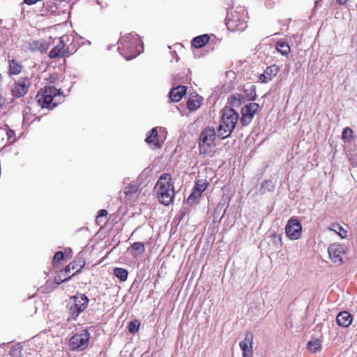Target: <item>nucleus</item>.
Returning a JSON list of instances; mask_svg holds the SVG:
<instances>
[{"label":"nucleus","instance_id":"7ed1b4c3","mask_svg":"<svg viewBox=\"0 0 357 357\" xmlns=\"http://www.w3.org/2000/svg\"><path fill=\"white\" fill-rule=\"evenodd\" d=\"M37 101L43 108L52 109L61 99L60 90L54 86H45L36 96Z\"/></svg>","mask_w":357,"mask_h":357},{"label":"nucleus","instance_id":"bb28decb","mask_svg":"<svg viewBox=\"0 0 357 357\" xmlns=\"http://www.w3.org/2000/svg\"><path fill=\"white\" fill-rule=\"evenodd\" d=\"M114 275L121 281H126L128 278V273L123 268H115L114 269Z\"/></svg>","mask_w":357,"mask_h":357},{"label":"nucleus","instance_id":"9b49d317","mask_svg":"<svg viewBox=\"0 0 357 357\" xmlns=\"http://www.w3.org/2000/svg\"><path fill=\"white\" fill-rule=\"evenodd\" d=\"M287 236L291 240L298 239L302 233V226L300 222L296 218H291L285 227Z\"/></svg>","mask_w":357,"mask_h":357},{"label":"nucleus","instance_id":"6ab92c4d","mask_svg":"<svg viewBox=\"0 0 357 357\" xmlns=\"http://www.w3.org/2000/svg\"><path fill=\"white\" fill-rule=\"evenodd\" d=\"M124 194L126 195V198L128 201H130L136 198L138 195L137 188L136 185L132 184L125 187Z\"/></svg>","mask_w":357,"mask_h":357},{"label":"nucleus","instance_id":"c756f323","mask_svg":"<svg viewBox=\"0 0 357 357\" xmlns=\"http://www.w3.org/2000/svg\"><path fill=\"white\" fill-rule=\"evenodd\" d=\"M331 230L337 233L342 238L347 236V231L339 225H333Z\"/></svg>","mask_w":357,"mask_h":357},{"label":"nucleus","instance_id":"f8f14e48","mask_svg":"<svg viewBox=\"0 0 357 357\" xmlns=\"http://www.w3.org/2000/svg\"><path fill=\"white\" fill-rule=\"evenodd\" d=\"M31 84V83L29 77L20 78L12 89L13 96L17 98L24 96L29 91Z\"/></svg>","mask_w":357,"mask_h":357},{"label":"nucleus","instance_id":"f3484780","mask_svg":"<svg viewBox=\"0 0 357 357\" xmlns=\"http://www.w3.org/2000/svg\"><path fill=\"white\" fill-rule=\"evenodd\" d=\"M186 93V87L184 86H178L171 90L169 98L172 102H177L180 101L183 96Z\"/></svg>","mask_w":357,"mask_h":357},{"label":"nucleus","instance_id":"473e14b6","mask_svg":"<svg viewBox=\"0 0 357 357\" xmlns=\"http://www.w3.org/2000/svg\"><path fill=\"white\" fill-rule=\"evenodd\" d=\"M107 215V211L105 209H101L98 211V215L97 216V218L106 216Z\"/></svg>","mask_w":357,"mask_h":357},{"label":"nucleus","instance_id":"f03ea898","mask_svg":"<svg viewBox=\"0 0 357 357\" xmlns=\"http://www.w3.org/2000/svg\"><path fill=\"white\" fill-rule=\"evenodd\" d=\"M238 119V114L230 107H225L222 110V120L218 129V135L224 139L229 137Z\"/></svg>","mask_w":357,"mask_h":357},{"label":"nucleus","instance_id":"5701e85b","mask_svg":"<svg viewBox=\"0 0 357 357\" xmlns=\"http://www.w3.org/2000/svg\"><path fill=\"white\" fill-rule=\"evenodd\" d=\"M307 348L309 350V351L312 353H316L320 351L321 348V344L320 340L318 339L310 340L307 343Z\"/></svg>","mask_w":357,"mask_h":357},{"label":"nucleus","instance_id":"4468645a","mask_svg":"<svg viewBox=\"0 0 357 357\" xmlns=\"http://www.w3.org/2000/svg\"><path fill=\"white\" fill-rule=\"evenodd\" d=\"M252 340L253 337L250 333H247L239 346L243 351V357H251L252 356Z\"/></svg>","mask_w":357,"mask_h":357},{"label":"nucleus","instance_id":"39448f33","mask_svg":"<svg viewBox=\"0 0 357 357\" xmlns=\"http://www.w3.org/2000/svg\"><path fill=\"white\" fill-rule=\"evenodd\" d=\"M89 338L88 331L82 329L70 337L69 346L72 350L83 351L88 347Z\"/></svg>","mask_w":357,"mask_h":357},{"label":"nucleus","instance_id":"72a5a7b5","mask_svg":"<svg viewBox=\"0 0 357 357\" xmlns=\"http://www.w3.org/2000/svg\"><path fill=\"white\" fill-rule=\"evenodd\" d=\"M71 269H75V266H74V265L70 264L66 267L65 272L70 273Z\"/></svg>","mask_w":357,"mask_h":357},{"label":"nucleus","instance_id":"1a4fd4ad","mask_svg":"<svg viewBox=\"0 0 357 357\" xmlns=\"http://www.w3.org/2000/svg\"><path fill=\"white\" fill-rule=\"evenodd\" d=\"M68 41V37L63 36L59 39L58 43L55 47L50 52L49 56L51 59H55L58 57H67L69 56L71 53L66 47V43Z\"/></svg>","mask_w":357,"mask_h":357},{"label":"nucleus","instance_id":"f257e3e1","mask_svg":"<svg viewBox=\"0 0 357 357\" xmlns=\"http://www.w3.org/2000/svg\"><path fill=\"white\" fill-rule=\"evenodd\" d=\"M171 176L169 174H162L155 186V190L159 201L164 205L168 206L173 202L174 190L171 183Z\"/></svg>","mask_w":357,"mask_h":357},{"label":"nucleus","instance_id":"dca6fc26","mask_svg":"<svg viewBox=\"0 0 357 357\" xmlns=\"http://www.w3.org/2000/svg\"><path fill=\"white\" fill-rule=\"evenodd\" d=\"M207 187V182L206 180H198L193 188V192L189 196L188 202L191 203L194 199L201 195V194L206 190Z\"/></svg>","mask_w":357,"mask_h":357},{"label":"nucleus","instance_id":"2eb2a0df","mask_svg":"<svg viewBox=\"0 0 357 357\" xmlns=\"http://www.w3.org/2000/svg\"><path fill=\"white\" fill-rule=\"evenodd\" d=\"M279 72L278 66L275 65L268 67L263 74L259 76V82L266 83L271 81Z\"/></svg>","mask_w":357,"mask_h":357},{"label":"nucleus","instance_id":"cd10ccee","mask_svg":"<svg viewBox=\"0 0 357 357\" xmlns=\"http://www.w3.org/2000/svg\"><path fill=\"white\" fill-rule=\"evenodd\" d=\"M342 137L345 142H351L354 140V132L349 128H345L342 133Z\"/></svg>","mask_w":357,"mask_h":357},{"label":"nucleus","instance_id":"7c9ffc66","mask_svg":"<svg viewBox=\"0 0 357 357\" xmlns=\"http://www.w3.org/2000/svg\"><path fill=\"white\" fill-rule=\"evenodd\" d=\"M139 324L137 320L130 321L128 326L129 332L131 333H136L139 330Z\"/></svg>","mask_w":357,"mask_h":357},{"label":"nucleus","instance_id":"0eeeda50","mask_svg":"<svg viewBox=\"0 0 357 357\" xmlns=\"http://www.w3.org/2000/svg\"><path fill=\"white\" fill-rule=\"evenodd\" d=\"M328 252L333 263L342 264L347 259V248L344 245L335 243L329 246Z\"/></svg>","mask_w":357,"mask_h":357},{"label":"nucleus","instance_id":"20e7f679","mask_svg":"<svg viewBox=\"0 0 357 357\" xmlns=\"http://www.w3.org/2000/svg\"><path fill=\"white\" fill-rule=\"evenodd\" d=\"M89 299L84 294H77L70 297L68 302L69 317L68 320H75L87 307Z\"/></svg>","mask_w":357,"mask_h":357},{"label":"nucleus","instance_id":"aec40b11","mask_svg":"<svg viewBox=\"0 0 357 357\" xmlns=\"http://www.w3.org/2000/svg\"><path fill=\"white\" fill-rule=\"evenodd\" d=\"M129 250L132 255H133L135 257H137V256L144 252V245L141 242H135L129 248Z\"/></svg>","mask_w":357,"mask_h":357},{"label":"nucleus","instance_id":"412c9836","mask_svg":"<svg viewBox=\"0 0 357 357\" xmlns=\"http://www.w3.org/2000/svg\"><path fill=\"white\" fill-rule=\"evenodd\" d=\"M202 98L197 95L191 96L188 101V107L190 110H196L202 105Z\"/></svg>","mask_w":357,"mask_h":357},{"label":"nucleus","instance_id":"f704fd0d","mask_svg":"<svg viewBox=\"0 0 357 357\" xmlns=\"http://www.w3.org/2000/svg\"><path fill=\"white\" fill-rule=\"evenodd\" d=\"M8 138L12 137L14 135V132L13 130H9L7 132Z\"/></svg>","mask_w":357,"mask_h":357},{"label":"nucleus","instance_id":"b1692460","mask_svg":"<svg viewBox=\"0 0 357 357\" xmlns=\"http://www.w3.org/2000/svg\"><path fill=\"white\" fill-rule=\"evenodd\" d=\"M22 65L16 60L9 61V73L10 75H18L22 70Z\"/></svg>","mask_w":357,"mask_h":357},{"label":"nucleus","instance_id":"a878e982","mask_svg":"<svg viewBox=\"0 0 357 357\" xmlns=\"http://www.w3.org/2000/svg\"><path fill=\"white\" fill-rule=\"evenodd\" d=\"M277 50L282 55H287L290 52L291 48L284 40H279L277 43Z\"/></svg>","mask_w":357,"mask_h":357},{"label":"nucleus","instance_id":"6e6552de","mask_svg":"<svg viewBox=\"0 0 357 357\" xmlns=\"http://www.w3.org/2000/svg\"><path fill=\"white\" fill-rule=\"evenodd\" d=\"M226 20L227 28L231 31H242L247 26L246 22L239 18L238 12L235 10L228 13Z\"/></svg>","mask_w":357,"mask_h":357},{"label":"nucleus","instance_id":"ddd939ff","mask_svg":"<svg viewBox=\"0 0 357 357\" xmlns=\"http://www.w3.org/2000/svg\"><path fill=\"white\" fill-rule=\"evenodd\" d=\"M145 141L153 149H160L163 143V139L158 135L156 128H153L149 132Z\"/></svg>","mask_w":357,"mask_h":357},{"label":"nucleus","instance_id":"4be33fe9","mask_svg":"<svg viewBox=\"0 0 357 357\" xmlns=\"http://www.w3.org/2000/svg\"><path fill=\"white\" fill-rule=\"evenodd\" d=\"M209 40V36L206 34L195 37L192 40V45L196 48H200L205 45Z\"/></svg>","mask_w":357,"mask_h":357},{"label":"nucleus","instance_id":"9d476101","mask_svg":"<svg viewBox=\"0 0 357 357\" xmlns=\"http://www.w3.org/2000/svg\"><path fill=\"white\" fill-rule=\"evenodd\" d=\"M259 108V105L256 102H250L243 106L241 109V123L243 126L248 125L252 121Z\"/></svg>","mask_w":357,"mask_h":357},{"label":"nucleus","instance_id":"423d86ee","mask_svg":"<svg viewBox=\"0 0 357 357\" xmlns=\"http://www.w3.org/2000/svg\"><path fill=\"white\" fill-rule=\"evenodd\" d=\"M215 132L214 128H206L199 136V147L202 151L206 152L208 149L215 146Z\"/></svg>","mask_w":357,"mask_h":357},{"label":"nucleus","instance_id":"a211bd4d","mask_svg":"<svg viewBox=\"0 0 357 357\" xmlns=\"http://www.w3.org/2000/svg\"><path fill=\"white\" fill-rule=\"evenodd\" d=\"M336 321L340 326L348 327L351 324L352 317L349 312L343 311L337 314Z\"/></svg>","mask_w":357,"mask_h":357},{"label":"nucleus","instance_id":"e433bc0d","mask_svg":"<svg viewBox=\"0 0 357 357\" xmlns=\"http://www.w3.org/2000/svg\"><path fill=\"white\" fill-rule=\"evenodd\" d=\"M138 54H139V53L135 54L132 56V58L136 57V56H137ZM132 59V57H131V58H126V59H127V60H130V59Z\"/></svg>","mask_w":357,"mask_h":357},{"label":"nucleus","instance_id":"c85d7f7f","mask_svg":"<svg viewBox=\"0 0 357 357\" xmlns=\"http://www.w3.org/2000/svg\"><path fill=\"white\" fill-rule=\"evenodd\" d=\"M243 97L239 94L231 96L229 98V102L234 107H238L241 105Z\"/></svg>","mask_w":357,"mask_h":357},{"label":"nucleus","instance_id":"4c0bfd02","mask_svg":"<svg viewBox=\"0 0 357 357\" xmlns=\"http://www.w3.org/2000/svg\"><path fill=\"white\" fill-rule=\"evenodd\" d=\"M70 278V277H68V278L64 279L63 281H66V280H69Z\"/></svg>","mask_w":357,"mask_h":357},{"label":"nucleus","instance_id":"393cba45","mask_svg":"<svg viewBox=\"0 0 357 357\" xmlns=\"http://www.w3.org/2000/svg\"><path fill=\"white\" fill-rule=\"evenodd\" d=\"M31 48L33 50H38L40 52H43L48 49V46L44 40H41L33 41L31 44Z\"/></svg>","mask_w":357,"mask_h":357},{"label":"nucleus","instance_id":"2f4dec72","mask_svg":"<svg viewBox=\"0 0 357 357\" xmlns=\"http://www.w3.org/2000/svg\"><path fill=\"white\" fill-rule=\"evenodd\" d=\"M63 258V253L62 252H57L54 256V261H59Z\"/></svg>","mask_w":357,"mask_h":357},{"label":"nucleus","instance_id":"c9c22d12","mask_svg":"<svg viewBox=\"0 0 357 357\" xmlns=\"http://www.w3.org/2000/svg\"><path fill=\"white\" fill-rule=\"evenodd\" d=\"M347 1V0H337L338 3L340 4H344V3H346Z\"/></svg>","mask_w":357,"mask_h":357}]
</instances>
